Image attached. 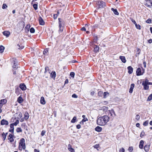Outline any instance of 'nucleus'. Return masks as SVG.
<instances>
[{
    "label": "nucleus",
    "mask_w": 152,
    "mask_h": 152,
    "mask_svg": "<svg viewBox=\"0 0 152 152\" xmlns=\"http://www.w3.org/2000/svg\"><path fill=\"white\" fill-rule=\"evenodd\" d=\"M102 128L101 127L99 126H97L95 129V130L98 132H101L102 130Z\"/></svg>",
    "instance_id": "bb28decb"
},
{
    "label": "nucleus",
    "mask_w": 152,
    "mask_h": 152,
    "mask_svg": "<svg viewBox=\"0 0 152 152\" xmlns=\"http://www.w3.org/2000/svg\"><path fill=\"white\" fill-rule=\"evenodd\" d=\"M19 123V121L18 120H17L14 123L11 124H12L13 126H17Z\"/></svg>",
    "instance_id": "7c9ffc66"
},
{
    "label": "nucleus",
    "mask_w": 152,
    "mask_h": 152,
    "mask_svg": "<svg viewBox=\"0 0 152 152\" xmlns=\"http://www.w3.org/2000/svg\"><path fill=\"white\" fill-rule=\"evenodd\" d=\"M128 70V72L129 74H132L133 72V68L131 66H129L127 67Z\"/></svg>",
    "instance_id": "4468645a"
},
{
    "label": "nucleus",
    "mask_w": 152,
    "mask_h": 152,
    "mask_svg": "<svg viewBox=\"0 0 152 152\" xmlns=\"http://www.w3.org/2000/svg\"><path fill=\"white\" fill-rule=\"evenodd\" d=\"M88 121V119L87 118H84L83 119L82 121L80 122V124H81V123L82 122H83H83H86V121Z\"/></svg>",
    "instance_id": "3c124183"
},
{
    "label": "nucleus",
    "mask_w": 152,
    "mask_h": 152,
    "mask_svg": "<svg viewBox=\"0 0 152 152\" xmlns=\"http://www.w3.org/2000/svg\"><path fill=\"white\" fill-rule=\"evenodd\" d=\"M33 7L34 9L36 10L38 9V5L37 4H33Z\"/></svg>",
    "instance_id": "72a5a7b5"
},
{
    "label": "nucleus",
    "mask_w": 152,
    "mask_h": 152,
    "mask_svg": "<svg viewBox=\"0 0 152 152\" xmlns=\"http://www.w3.org/2000/svg\"><path fill=\"white\" fill-rule=\"evenodd\" d=\"M2 137H3V140H5L6 139L7 136L6 135H5V133L4 132H3L2 134Z\"/></svg>",
    "instance_id": "c9c22d12"
},
{
    "label": "nucleus",
    "mask_w": 152,
    "mask_h": 152,
    "mask_svg": "<svg viewBox=\"0 0 152 152\" xmlns=\"http://www.w3.org/2000/svg\"><path fill=\"white\" fill-rule=\"evenodd\" d=\"M140 118V116L139 115H137L136 116V119L138 121Z\"/></svg>",
    "instance_id": "13d9d810"
},
{
    "label": "nucleus",
    "mask_w": 152,
    "mask_h": 152,
    "mask_svg": "<svg viewBox=\"0 0 152 152\" xmlns=\"http://www.w3.org/2000/svg\"><path fill=\"white\" fill-rule=\"evenodd\" d=\"M145 134V132H143V131H142V132L140 134V136L141 137H143Z\"/></svg>",
    "instance_id": "603ef678"
},
{
    "label": "nucleus",
    "mask_w": 152,
    "mask_h": 152,
    "mask_svg": "<svg viewBox=\"0 0 152 152\" xmlns=\"http://www.w3.org/2000/svg\"><path fill=\"white\" fill-rule=\"evenodd\" d=\"M17 69H13V75H16V72L17 71H15V70H17Z\"/></svg>",
    "instance_id": "052dcab7"
},
{
    "label": "nucleus",
    "mask_w": 152,
    "mask_h": 152,
    "mask_svg": "<svg viewBox=\"0 0 152 152\" xmlns=\"http://www.w3.org/2000/svg\"><path fill=\"white\" fill-rule=\"evenodd\" d=\"M120 59L121 60V61L123 63H125L126 62V60L125 56H120L119 57Z\"/></svg>",
    "instance_id": "2eb2a0df"
},
{
    "label": "nucleus",
    "mask_w": 152,
    "mask_h": 152,
    "mask_svg": "<svg viewBox=\"0 0 152 152\" xmlns=\"http://www.w3.org/2000/svg\"><path fill=\"white\" fill-rule=\"evenodd\" d=\"M136 28L139 30L141 29V26L139 24H137V23L135 25Z\"/></svg>",
    "instance_id": "4c0bfd02"
},
{
    "label": "nucleus",
    "mask_w": 152,
    "mask_h": 152,
    "mask_svg": "<svg viewBox=\"0 0 152 152\" xmlns=\"http://www.w3.org/2000/svg\"><path fill=\"white\" fill-rule=\"evenodd\" d=\"M45 73H46L47 71H49V68L48 66H46L45 68Z\"/></svg>",
    "instance_id": "864d4df0"
},
{
    "label": "nucleus",
    "mask_w": 152,
    "mask_h": 152,
    "mask_svg": "<svg viewBox=\"0 0 152 152\" xmlns=\"http://www.w3.org/2000/svg\"><path fill=\"white\" fill-rule=\"evenodd\" d=\"M68 150L71 152H75L74 149L72 148H68Z\"/></svg>",
    "instance_id": "49530a36"
},
{
    "label": "nucleus",
    "mask_w": 152,
    "mask_h": 152,
    "mask_svg": "<svg viewBox=\"0 0 152 152\" xmlns=\"http://www.w3.org/2000/svg\"><path fill=\"white\" fill-rule=\"evenodd\" d=\"M35 31L33 27H31L30 29V31L31 33H34Z\"/></svg>",
    "instance_id": "e433bc0d"
},
{
    "label": "nucleus",
    "mask_w": 152,
    "mask_h": 152,
    "mask_svg": "<svg viewBox=\"0 0 152 152\" xmlns=\"http://www.w3.org/2000/svg\"><path fill=\"white\" fill-rule=\"evenodd\" d=\"M152 99V94H151L148 97L147 101H149Z\"/></svg>",
    "instance_id": "2f4dec72"
},
{
    "label": "nucleus",
    "mask_w": 152,
    "mask_h": 152,
    "mask_svg": "<svg viewBox=\"0 0 152 152\" xmlns=\"http://www.w3.org/2000/svg\"><path fill=\"white\" fill-rule=\"evenodd\" d=\"M144 4L148 7L151 8L152 7V1L145 0Z\"/></svg>",
    "instance_id": "20e7f679"
},
{
    "label": "nucleus",
    "mask_w": 152,
    "mask_h": 152,
    "mask_svg": "<svg viewBox=\"0 0 152 152\" xmlns=\"http://www.w3.org/2000/svg\"><path fill=\"white\" fill-rule=\"evenodd\" d=\"M94 92L93 91H92L91 92V96H93L94 94Z\"/></svg>",
    "instance_id": "774afa93"
},
{
    "label": "nucleus",
    "mask_w": 152,
    "mask_h": 152,
    "mask_svg": "<svg viewBox=\"0 0 152 152\" xmlns=\"http://www.w3.org/2000/svg\"><path fill=\"white\" fill-rule=\"evenodd\" d=\"M10 129H9V132L13 133L14 131V126L12 124H11L10 126Z\"/></svg>",
    "instance_id": "393cba45"
},
{
    "label": "nucleus",
    "mask_w": 152,
    "mask_h": 152,
    "mask_svg": "<svg viewBox=\"0 0 152 152\" xmlns=\"http://www.w3.org/2000/svg\"><path fill=\"white\" fill-rule=\"evenodd\" d=\"M58 16L57 14H55L53 15V18L54 19H56L57 18V17Z\"/></svg>",
    "instance_id": "680f3d73"
},
{
    "label": "nucleus",
    "mask_w": 152,
    "mask_h": 152,
    "mask_svg": "<svg viewBox=\"0 0 152 152\" xmlns=\"http://www.w3.org/2000/svg\"><path fill=\"white\" fill-rule=\"evenodd\" d=\"M13 136V135L11 134H9V135L8 136V139L11 142H13L14 141Z\"/></svg>",
    "instance_id": "1a4fd4ad"
},
{
    "label": "nucleus",
    "mask_w": 152,
    "mask_h": 152,
    "mask_svg": "<svg viewBox=\"0 0 152 152\" xmlns=\"http://www.w3.org/2000/svg\"><path fill=\"white\" fill-rule=\"evenodd\" d=\"M93 27L94 28H97L98 27V24L94 25L93 26Z\"/></svg>",
    "instance_id": "69168bd1"
},
{
    "label": "nucleus",
    "mask_w": 152,
    "mask_h": 152,
    "mask_svg": "<svg viewBox=\"0 0 152 152\" xmlns=\"http://www.w3.org/2000/svg\"><path fill=\"white\" fill-rule=\"evenodd\" d=\"M133 148L132 147H129V148L128 150L130 152H132L133 150Z\"/></svg>",
    "instance_id": "8fccbe9b"
},
{
    "label": "nucleus",
    "mask_w": 152,
    "mask_h": 152,
    "mask_svg": "<svg viewBox=\"0 0 152 152\" xmlns=\"http://www.w3.org/2000/svg\"><path fill=\"white\" fill-rule=\"evenodd\" d=\"M76 127L77 129H79L81 127V126L80 124H78L76 126Z\"/></svg>",
    "instance_id": "e2e57ef3"
},
{
    "label": "nucleus",
    "mask_w": 152,
    "mask_h": 152,
    "mask_svg": "<svg viewBox=\"0 0 152 152\" xmlns=\"http://www.w3.org/2000/svg\"><path fill=\"white\" fill-rule=\"evenodd\" d=\"M148 121H146L145 122H144L143 123V125L144 126H146L148 125Z\"/></svg>",
    "instance_id": "a19ab883"
},
{
    "label": "nucleus",
    "mask_w": 152,
    "mask_h": 152,
    "mask_svg": "<svg viewBox=\"0 0 152 152\" xmlns=\"http://www.w3.org/2000/svg\"><path fill=\"white\" fill-rule=\"evenodd\" d=\"M99 144H96L94 146V148L97 149L99 147Z\"/></svg>",
    "instance_id": "4d7b16f0"
},
{
    "label": "nucleus",
    "mask_w": 152,
    "mask_h": 152,
    "mask_svg": "<svg viewBox=\"0 0 152 152\" xmlns=\"http://www.w3.org/2000/svg\"><path fill=\"white\" fill-rule=\"evenodd\" d=\"M20 88L22 90H25L26 89V86L24 84H21L20 85Z\"/></svg>",
    "instance_id": "dca6fc26"
},
{
    "label": "nucleus",
    "mask_w": 152,
    "mask_h": 152,
    "mask_svg": "<svg viewBox=\"0 0 152 152\" xmlns=\"http://www.w3.org/2000/svg\"><path fill=\"white\" fill-rule=\"evenodd\" d=\"M26 148H24V147H21L20 145H19L18 149L20 151H21L23 149H25Z\"/></svg>",
    "instance_id": "c03bdc74"
},
{
    "label": "nucleus",
    "mask_w": 152,
    "mask_h": 152,
    "mask_svg": "<svg viewBox=\"0 0 152 152\" xmlns=\"http://www.w3.org/2000/svg\"><path fill=\"white\" fill-rule=\"evenodd\" d=\"M7 7V6L5 4H3L2 8L3 9H4L6 8Z\"/></svg>",
    "instance_id": "37998d69"
},
{
    "label": "nucleus",
    "mask_w": 152,
    "mask_h": 152,
    "mask_svg": "<svg viewBox=\"0 0 152 152\" xmlns=\"http://www.w3.org/2000/svg\"><path fill=\"white\" fill-rule=\"evenodd\" d=\"M77 118L75 116L73 117L71 121V122L73 123H74L76 122Z\"/></svg>",
    "instance_id": "c85d7f7f"
},
{
    "label": "nucleus",
    "mask_w": 152,
    "mask_h": 152,
    "mask_svg": "<svg viewBox=\"0 0 152 152\" xmlns=\"http://www.w3.org/2000/svg\"><path fill=\"white\" fill-rule=\"evenodd\" d=\"M4 47L2 45L0 46V53H2L4 51Z\"/></svg>",
    "instance_id": "c756f323"
},
{
    "label": "nucleus",
    "mask_w": 152,
    "mask_h": 152,
    "mask_svg": "<svg viewBox=\"0 0 152 152\" xmlns=\"http://www.w3.org/2000/svg\"><path fill=\"white\" fill-rule=\"evenodd\" d=\"M151 20L150 18L148 19L146 21L148 23H151Z\"/></svg>",
    "instance_id": "09e8293b"
},
{
    "label": "nucleus",
    "mask_w": 152,
    "mask_h": 152,
    "mask_svg": "<svg viewBox=\"0 0 152 152\" xmlns=\"http://www.w3.org/2000/svg\"><path fill=\"white\" fill-rule=\"evenodd\" d=\"M17 46L18 47V49H22L23 48H24V46L23 45H20L19 44H18Z\"/></svg>",
    "instance_id": "f704fd0d"
},
{
    "label": "nucleus",
    "mask_w": 152,
    "mask_h": 152,
    "mask_svg": "<svg viewBox=\"0 0 152 152\" xmlns=\"http://www.w3.org/2000/svg\"><path fill=\"white\" fill-rule=\"evenodd\" d=\"M107 113L108 114L110 118V116L114 117L116 116L113 110H108L106 111Z\"/></svg>",
    "instance_id": "39448f33"
},
{
    "label": "nucleus",
    "mask_w": 152,
    "mask_h": 152,
    "mask_svg": "<svg viewBox=\"0 0 152 152\" xmlns=\"http://www.w3.org/2000/svg\"><path fill=\"white\" fill-rule=\"evenodd\" d=\"M142 85L143 86V89L145 90H148L149 89V86L147 84H144L143 83H142Z\"/></svg>",
    "instance_id": "6ab92c4d"
},
{
    "label": "nucleus",
    "mask_w": 152,
    "mask_h": 152,
    "mask_svg": "<svg viewBox=\"0 0 152 152\" xmlns=\"http://www.w3.org/2000/svg\"><path fill=\"white\" fill-rule=\"evenodd\" d=\"M19 145H20L21 147H24V148H26L25 140L23 138H22L20 139Z\"/></svg>",
    "instance_id": "423d86ee"
},
{
    "label": "nucleus",
    "mask_w": 152,
    "mask_h": 152,
    "mask_svg": "<svg viewBox=\"0 0 152 152\" xmlns=\"http://www.w3.org/2000/svg\"><path fill=\"white\" fill-rule=\"evenodd\" d=\"M148 82V80L147 79H146L145 81H142V83H143L144 84H147Z\"/></svg>",
    "instance_id": "de8ad7c7"
},
{
    "label": "nucleus",
    "mask_w": 152,
    "mask_h": 152,
    "mask_svg": "<svg viewBox=\"0 0 152 152\" xmlns=\"http://www.w3.org/2000/svg\"><path fill=\"white\" fill-rule=\"evenodd\" d=\"M98 95L99 96H102L103 95V92L99 91L98 93Z\"/></svg>",
    "instance_id": "a18cd8bd"
},
{
    "label": "nucleus",
    "mask_w": 152,
    "mask_h": 152,
    "mask_svg": "<svg viewBox=\"0 0 152 152\" xmlns=\"http://www.w3.org/2000/svg\"><path fill=\"white\" fill-rule=\"evenodd\" d=\"M2 101L4 102V103H6L7 102V100L6 99H1L0 101V108H1L3 105H2V104H1L2 103H1V102Z\"/></svg>",
    "instance_id": "a878e982"
},
{
    "label": "nucleus",
    "mask_w": 152,
    "mask_h": 152,
    "mask_svg": "<svg viewBox=\"0 0 152 152\" xmlns=\"http://www.w3.org/2000/svg\"><path fill=\"white\" fill-rule=\"evenodd\" d=\"M13 60L14 61V62L13 63L14 65L13 66V69H16H16H17L19 67L18 66V63L17 62V61L15 58H13Z\"/></svg>",
    "instance_id": "0eeeda50"
},
{
    "label": "nucleus",
    "mask_w": 152,
    "mask_h": 152,
    "mask_svg": "<svg viewBox=\"0 0 152 152\" xmlns=\"http://www.w3.org/2000/svg\"><path fill=\"white\" fill-rule=\"evenodd\" d=\"M72 97L73 98H76L77 97V96L75 94H73L72 95Z\"/></svg>",
    "instance_id": "6e6d98bb"
},
{
    "label": "nucleus",
    "mask_w": 152,
    "mask_h": 152,
    "mask_svg": "<svg viewBox=\"0 0 152 152\" xmlns=\"http://www.w3.org/2000/svg\"><path fill=\"white\" fill-rule=\"evenodd\" d=\"M144 141L143 140H141L140 142V144L139 145V147L140 149L143 148V144Z\"/></svg>",
    "instance_id": "aec40b11"
},
{
    "label": "nucleus",
    "mask_w": 152,
    "mask_h": 152,
    "mask_svg": "<svg viewBox=\"0 0 152 152\" xmlns=\"http://www.w3.org/2000/svg\"><path fill=\"white\" fill-rule=\"evenodd\" d=\"M58 32L59 34L61 33L63 30L64 27V26L65 22L64 20L61 18H58Z\"/></svg>",
    "instance_id": "f03ea898"
},
{
    "label": "nucleus",
    "mask_w": 152,
    "mask_h": 152,
    "mask_svg": "<svg viewBox=\"0 0 152 152\" xmlns=\"http://www.w3.org/2000/svg\"><path fill=\"white\" fill-rule=\"evenodd\" d=\"M56 74L55 71H52L50 73V77L51 78L55 79L56 77Z\"/></svg>",
    "instance_id": "f3484780"
},
{
    "label": "nucleus",
    "mask_w": 152,
    "mask_h": 152,
    "mask_svg": "<svg viewBox=\"0 0 152 152\" xmlns=\"http://www.w3.org/2000/svg\"><path fill=\"white\" fill-rule=\"evenodd\" d=\"M111 10L113 12L115 15H119V13L116 9H114L112 8L111 9Z\"/></svg>",
    "instance_id": "b1692460"
},
{
    "label": "nucleus",
    "mask_w": 152,
    "mask_h": 152,
    "mask_svg": "<svg viewBox=\"0 0 152 152\" xmlns=\"http://www.w3.org/2000/svg\"><path fill=\"white\" fill-rule=\"evenodd\" d=\"M81 30L82 31H86V28L85 27H83L81 28Z\"/></svg>",
    "instance_id": "338daca9"
},
{
    "label": "nucleus",
    "mask_w": 152,
    "mask_h": 152,
    "mask_svg": "<svg viewBox=\"0 0 152 152\" xmlns=\"http://www.w3.org/2000/svg\"><path fill=\"white\" fill-rule=\"evenodd\" d=\"M45 132H45V130H42V131L41 133V136H43L45 135Z\"/></svg>",
    "instance_id": "5fc2aeb1"
},
{
    "label": "nucleus",
    "mask_w": 152,
    "mask_h": 152,
    "mask_svg": "<svg viewBox=\"0 0 152 152\" xmlns=\"http://www.w3.org/2000/svg\"><path fill=\"white\" fill-rule=\"evenodd\" d=\"M70 75L73 78L75 75V73L73 72H71L70 74Z\"/></svg>",
    "instance_id": "58836bf2"
},
{
    "label": "nucleus",
    "mask_w": 152,
    "mask_h": 152,
    "mask_svg": "<svg viewBox=\"0 0 152 152\" xmlns=\"http://www.w3.org/2000/svg\"><path fill=\"white\" fill-rule=\"evenodd\" d=\"M23 99L20 96L18 97L17 100V101L18 103H21L23 102Z\"/></svg>",
    "instance_id": "5701e85b"
},
{
    "label": "nucleus",
    "mask_w": 152,
    "mask_h": 152,
    "mask_svg": "<svg viewBox=\"0 0 152 152\" xmlns=\"http://www.w3.org/2000/svg\"><path fill=\"white\" fill-rule=\"evenodd\" d=\"M3 33V34L7 37H8L10 34V32L9 31H4Z\"/></svg>",
    "instance_id": "4be33fe9"
},
{
    "label": "nucleus",
    "mask_w": 152,
    "mask_h": 152,
    "mask_svg": "<svg viewBox=\"0 0 152 152\" xmlns=\"http://www.w3.org/2000/svg\"><path fill=\"white\" fill-rule=\"evenodd\" d=\"M99 50V48L98 45H95L94 46V51L96 53L98 52Z\"/></svg>",
    "instance_id": "a211bd4d"
},
{
    "label": "nucleus",
    "mask_w": 152,
    "mask_h": 152,
    "mask_svg": "<svg viewBox=\"0 0 152 152\" xmlns=\"http://www.w3.org/2000/svg\"><path fill=\"white\" fill-rule=\"evenodd\" d=\"M130 19L131 21H132V23H133L135 25L136 23H136L135 21L134 20H133L132 18H130Z\"/></svg>",
    "instance_id": "bf43d9fd"
},
{
    "label": "nucleus",
    "mask_w": 152,
    "mask_h": 152,
    "mask_svg": "<svg viewBox=\"0 0 152 152\" xmlns=\"http://www.w3.org/2000/svg\"><path fill=\"white\" fill-rule=\"evenodd\" d=\"M48 48L45 49L43 51V53L44 55H45L48 52Z\"/></svg>",
    "instance_id": "ea45409f"
},
{
    "label": "nucleus",
    "mask_w": 152,
    "mask_h": 152,
    "mask_svg": "<svg viewBox=\"0 0 152 152\" xmlns=\"http://www.w3.org/2000/svg\"><path fill=\"white\" fill-rule=\"evenodd\" d=\"M8 124V121L5 119H3L1 121V124L2 125H7Z\"/></svg>",
    "instance_id": "9d476101"
},
{
    "label": "nucleus",
    "mask_w": 152,
    "mask_h": 152,
    "mask_svg": "<svg viewBox=\"0 0 152 152\" xmlns=\"http://www.w3.org/2000/svg\"><path fill=\"white\" fill-rule=\"evenodd\" d=\"M142 73L141 69L140 68H138L136 70V75L138 76L141 75H143Z\"/></svg>",
    "instance_id": "6e6552de"
},
{
    "label": "nucleus",
    "mask_w": 152,
    "mask_h": 152,
    "mask_svg": "<svg viewBox=\"0 0 152 152\" xmlns=\"http://www.w3.org/2000/svg\"><path fill=\"white\" fill-rule=\"evenodd\" d=\"M16 131L17 132L19 133L20 132H22V130L20 127H18L16 129Z\"/></svg>",
    "instance_id": "473e14b6"
},
{
    "label": "nucleus",
    "mask_w": 152,
    "mask_h": 152,
    "mask_svg": "<svg viewBox=\"0 0 152 152\" xmlns=\"http://www.w3.org/2000/svg\"><path fill=\"white\" fill-rule=\"evenodd\" d=\"M38 20L40 25H43L45 24V22L41 17H39Z\"/></svg>",
    "instance_id": "9b49d317"
},
{
    "label": "nucleus",
    "mask_w": 152,
    "mask_h": 152,
    "mask_svg": "<svg viewBox=\"0 0 152 152\" xmlns=\"http://www.w3.org/2000/svg\"><path fill=\"white\" fill-rule=\"evenodd\" d=\"M109 94V93L107 92H105L103 94V96L104 98H106V95Z\"/></svg>",
    "instance_id": "79ce46f5"
},
{
    "label": "nucleus",
    "mask_w": 152,
    "mask_h": 152,
    "mask_svg": "<svg viewBox=\"0 0 152 152\" xmlns=\"http://www.w3.org/2000/svg\"><path fill=\"white\" fill-rule=\"evenodd\" d=\"M110 117L107 115L100 117L97 120V123L100 126H104L108 122Z\"/></svg>",
    "instance_id": "f257e3e1"
},
{
    "label": "nucleus",
    "mask_w": 152,
    "mask_h": 152,
    "mask_svg": "<svg viewBox=\"0 0 152 152\" xmlns=\"http://www.w3.org/2000/svg\"><path fill=\"white\" fill-rule=\"evenodd\" d=\"M40 103L42 104H45L46 102L43 97H41L40 100Z\"/></svg>",
    "instance_id": "412c9836"
},
{
    "label": "nucleus",
    "mask_w": 152,
    "mask_h": 152,
    "mask_svg": "<svg viewBox=\"0 0 152 152\" xmlns=\"http://www.w3.org/2000/svg\"><path fill=\"white\" fill-rule=\"evenodd\" d=\"M150 147V144H147L145 145L144 147V150L146 152H148L149 151Z\"/></svg>",
    "instance_id": "ddd939ff"
},
{
    "label": "nucleus",
    "mask_w": 152,
    "mask_h": 152,
    "mask_svg": "<svg viewBox=\"0 0 152 152\" xmlns=\"http://www.w3.org/2000/svg\"><path fill=\"white\" fill-rule=\"evenodd\" d=\"M29 118V114L27 112H25L24 114V118L26 119L27 120Z\"/></svg>",
    "instance_id": "cd10ccee"
},
{
    "label": "nucleus",
    "mask_w": 152,
    "mask_h": 152,
    "mask_svg": "<svg viewBox=\"0 0 152 152\" xmlns=\"http://www.w3.org/2000/svg\"><path fill=\"white\" fill-rule=\"evenodd\" d=\"M108 109V107H103V110H107Z\"/></svg>",
    "instance_id": "0e129e2a"
},
{
    "label": "nucleus",
    "mask_w": 152,
    "mask_h": 152,
    "mask_svg": "<svg viewBox=\"0 0 152 152\" xmlns=\"http://www.w3.org/2000/svg\"><path fill=\"white\" fill-rule=\"evenodd\" d=\"M134 86L135 85L134 83H132L130 87L129 90V92L131 94L132 93Z\"/></svg>",
    "instance_id": "f8f14e48"
},
{
    "label": "nucleus",
    "mask_w": 152,
    "mask_h": 152,
    "mask_svg": "<svg viewBox=\"0 0 152 152\" xmlns=\"http://www.w3.org/2000/svg\"><path fill=\"white\" fill-rule=\"evenodd\" d=\"M97 9H99L100 8H103L105 6V3L102 1H99L97 3Z\"/></svg>",
    "instance_id": "7ed1b4c3"
}]
</instances>
